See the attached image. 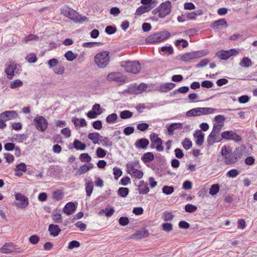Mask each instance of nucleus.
Wrapping results in <instances>:
<instances>
[{
	"label": "nucleus",
	"mask_w": 257,
	"mask_h": 257,
	"mask_svg": "<svg viewBox=\"0 0 257 257\" xmlns=\"http://www.w3.org/2000/svg\"><path fill=\"white\" fill-rule=\"evenodd\" d=\"M80 243L79 241L76 240H72L69 243L68 248L69 249H73L74 248L79 247Z\"/></svg>",
	"instance_id": "57"
},
{
	"label": "nucleus",
	"mask_w": 257,
	"mask_h": 257,
	"mask_svg": "<svg viewBox=\"0 0 257 257\" xmlns=\"http://www.w3.org/2000/svg\"><path fill=\"white\" fill-rule=\"evenodd\" d=\"M139 167L140 165L139 162L138 161H136L133 162H129L126 164V172L127 173H128V172H131L136 168Z\"/></svg>",
	"instance_id": "31"
},
{
	"label": "nucleus",
	"mask_w": 257,
	"mask_h": 257,
	"mask_svg": "<svg viewBox=\"0 0 257 257\" xmlns=\"http://www.w3.org/2000/svg\"><path fill=\"white\" fill-rule=\"evenodd\" d=\"M239 64L242 67L247 68L251 64V61L249 58L244 57L242 59Z\"/></svg>",
	"instance_id": "42"
},
{
	"label": "nucleus",
	"mask_w": 257,
	"mask_h": 257,
	"mask_svg": "<svg viewBox=\"0 0 257 257\" xmlns=\"http://www.w3.org/2000/svg\"><path fill=\"white\" fill-rule=\"evenodd\" d=\"M109 52L102 51L97 53L94 57L95 64L99 68H105L110 62Z\"/></svg>",
	"instance_id": "3"
},
{
	"label": "nucleus",
	"mask_w": 257,
	"mask_h": 257,
	"mask_svg": "<svg viewBox=\"0 0 257 257\" xmlns=\"http://www.w3.org/2000/svg\"><path fill=\"white\" fill-rule=\"evenodd\" d=\"M128 174L131 175L132 176L138 179H141V178H142L143 176V172L139 170L137 168L135 169L131 172H128Z\"/></svg>",
	"instance_id": "35"
},
{
	"label": "nucleus",
	"mask_w": 257,
	"mask_h": 257,
	"mask_svg": "<svg viewBox=\"0 0 257 257\" xmlns=\"http://www.w3.org/2000/svg\"><path fill=\"white\" fill-rule=\"evenodd\" d=\"M222 139L227 141H233L235 142H240L242 140L240 136L233 131H226L221 134Z\"/></svg>",
	"instance_id": "10"
},
{
	"label": "nucleus",
	"mask_w": 257,
	"mask_h": 257,
	"mask_svg": "<svg viewBox=\"0 0 257 257\" xmlns=\"http://www.w3.org/2000/svg\"><path fill=\"white\" fill-rule=\"evenodd\" d=\"M28 138L27 134H18L16 135L15 139L19 142H22L23 141L26 140Z\"/></svg>",
	"instance_id": "58"
},
{
	"label": "nucleus",
	"mask_w": 257,
	"mask_h": 257,
	"mask_svg": "<svg viewBox=\"0 0 257 257\" xmlns=\"http://www.w3.org/2000/svg\"><path fill=\"white\" fill-rule=\"evenodd\" d=\"M117 118V115L115 113H113L110 114H109L106 117V121L108 123H114Z\"/></svg>",
	"instance_id": "38"
},
{
	"label": "nucleus",
	"mask_w": 257,
	"mask_h": 257,
	"mask_svg": "<svg viewBox=\"0 0 257 257\" xmlns=\"http://www.w3.org/2000/svg\"><path fill=\"white\" fill-rule=\"evenodd\" d=\"M107 79L109 81L122 83L125 81V77L120 72H111L107 76Z\"/></svg>",
	"instance_id": "13"
},
{
	"label": "nucleus",
	"mask_w": 257,
	"mask_h": 257,
	"mask_svg": "<svg viewBox=\"0 0 257 257\" xmlns=\"http://www.w3.org/2000/svg\"><path fill=\"white\" fill-rule=\"evenodd\" d=\"M15 199L20 201V202L16 203V205L20 208H25L29 204L28 198L20 193L15 194Z\"/></svg>",
	"instance_id": "12"
},
{
	"label": "nucleus",
	"mask_w": 257,
	"mask_h": 257,
	"mask_svg": "<svg viewBox=\"0 0 257 257\" xmlns=\"http://www.w3.org/2000/svg\"><path fill=\"white\" fill-rule=\"evenodd\" d=\"M34 123L36 128L40 132H44L48 127V122L42 116H36L34 119Z\"/></svg>",
	"instance_id": "9"
},
{
	"label": "nucleus",
	"mask_w": 257,
	"mask_h": 257,
	"mask_svg": "<svg viewBox=\"0 0 257 257\" xmlns=\"http://www.w3.org/2000/svg\"><path fill=\"white\" fill-rule=\"evenodd\" d=\"M13 251L11 243H6L0 249V251L3 253H8Z\"/></svg>",
	"instance_id": "29"
},
{
	"label": "nucleus",
	"mask_w": 257,
	"mask_h": 257,
	"mask_svg": "<svg viewBox=\"0 0 257 257\" xmlns=\"http://www.w3.org/2000/svg\"><path fill=\"white\" fill-rule=\"evenodd\" d=\"M237 51L234 49L229 50H220L217 51L215 55L221 60H227L233 55H236Z\"/></svg>",
	"instance_id": "11"
},
{
	"label": "nucleus",
	"mask_w": 257,
	"mask_h": 257,
	"mask_svg": "<svg viewBox=\"0 0 257 257\" xmlns=\"http://www.w3.org/2000/svg\"><path fill=\"white\" fill-rule=\"evenodd\" d=\"M172 8L171 3L169 1H166L161 3L159 6L160 13L158 16L160 18H164L171 13Z\"/></svg>",
	"instance_id": "8"
},
{
	"label": "nucleus",
	"mask_w": 257,
	"mask_h": 257,
	"mask_svg": "<svg viewBox=\"0 0 257 257\" xmlns=\"http://www.w3.org/2000/svg\"><path fill=\"white\" fill-rule=\"evenodd\" d=\"M17 65L16 63L13 62L9 65L5 70V72L7 75L9 79H12L14 76L15 72L17 73Z\"/></svg>",
	"instance_id": "14"
},
{
	"label": "nucleus",
	"mask_w": 257,
	"mask_h": 257,
	"mask_svg": "<svg viewBox=\"0 0 257 257\" xmlns=\"http://www.w3.org/2000/svg\"><path fill=\"white\" fill-rule=\"evenodd\" d=\"M133 113L130 110H125L121 111L120 113V117L122 119H127L131 118Z\"/></svg>",
	"instance_id": "48"
},
{
	"label": "nucleus",
	"mask_w": 257,
	"mask_h": 257,
	"mask_svg": "<svg viewBox=\"0 0 257 257\" xmlns=\"http://www.w3.org/2000/svg\"><path fill=\"white\" fill-rule=\"evenodd\" d=\"M79 159L82 162L89 163L91 160V157L87 153H82L80 155Z\"/></svg>",
	"instance_id": "45"
},
{
	"label": "nucleus",
	"mask_w": 257,
	"mask_h": 257,
	"mask_svg": "<svg viewBox=\"0 0 257 257\" xmlns=\"http://www.w3.org/2000/svg\"><path fill=\"white\" fill-rule=\"evenodd\" d=\"M99 141L102 144L103 146L106 147H110L112 146V142L110 139L107 137L100 138Z\"/></svg>",
	"instance_id": "44"
},
{
	"label": "nucleus",
	"mask_w": 257,
	"mask_h": 257,
	"mask_svg": "<svg viewBox=\"0 0 257 257\" xmlns=\"http://www.w3.org/2000/svg\"><path fill=\"white\" fill-rule=\"evenodd\" d=\"M174 191V188L172 186H164L162 188V192L166 195H170Z\"/></svg>",
	"instance_id": "41"
},
{
	"label": "nucleus",
	"mask_w": 257,
	"mask_h": 257,
	"mask_svg": "<svg viewBox=\"0 0 257 257\" xmlns=\"http://www.w3.org/2000/svg\"><path fill=\"white\" fill-rule=\"evenodd\" d=\"M175 86V84L174 83H163L160 85L158 90L161 92H167L173 89Z\"/></svg>",
	"instance_id": "20"
},
{
	"label": "nucleus",
	"mask_w": 257,
	"mask_h": 257,
	"mask_svg": "<svg viewBox=\"0 0 257 257\" xmlns=\"http://www.w3.org/2000/svg\"><path fill=\"white\" fill-rule=\"evenodd\" d=\"M221 154L224 157V163L226 165H232L236 163L242 156V151L239 148H236L233 151L227 150L224 146L221 150Z\"/></svg>",
	"instance_id": "1"
},
{
	"label": "nucleus",
	"mask_w": 257,
	"mask_h": 257,
	"mask_svg": "<svg viewBox=\"0 0 257 257\" xmlns=\"http://www.w3.org/2000/svg\"><path fill=\"white\" fill-rule=\"evenodd\" d=\"M208 53L207 50H204L185 53L180 56V60L185 62H190L193 59L206 56Z\"/></svg>",
	"instance_id": "6"
},
{
	"label": "nucleus",
	"mask_w": 257,
	"mask_h": 257,
	"mask_svg": "<svg viewBox=\"0 0 257 257\" xmlns=\"http://www.w3.org/2000/svg\"><path fill=\"white\" fill-rule=\"evenodd\" d=\"M219 134L212 130L211 133L207 137V142L208 146L213 145L215 142H218L217 136Z\"/></svg>",
	"instance_id": "23"
},
{
	"label": "nucleus",
	"mask_w": 257,
	"mask_h": 257,
	"mask_svg": "<svg viewBox=\"0 0 257 257\" xmlns=\"http://www.w3.org/2000/svg\"><path fill=\"white\" fill-rule=\"evenodd\" d=\"M226 21L224 19H219L215 21L212 24V28L218 27V26H222L226 25Z\"/></svg>",
	"instance_id": "51"
},
{
	"label": "nucleus",
	"mask_w": 257,
	"mask_h": 257,
	"mask_svg": "<svg viewBox=\"0 0 257 257\" xmlns=\"http://www.w3.org/2000/svg\"><path fill=\"white\" fill-rule=\"evenodd\" d=\"M74 148L78 150H84L86 148L85 144L81 143L78 140H75L73 142Z\"/></svg>",
	"instance_id": "34"
},
{
	"label": "nucleus",
	"mask_w": 257,
	"mask_h": 257,
	"mask_svg": "<svg viewBox=\"0 0 257 257\" xmlns=\"http://www.w3.org/2000/svg\"><path fill=\"white\" fill-rule=\"evenodd\" d=\"M149 144V141L147 139L142 138L138 140L135 144V147L139 149H146Z\"/></svg>",
	"instance_id": "17"
},
{
	"label": "nucleus",
	"mask_w": 257,
	"mask_h": 257,
	"mask_svg": "<svg viewBox=\"0 0 257 257\" xmlns=\"http://www.w3.org/2000/svg\"><path fill=\"white\" fill-rule=\"evenodd\" d=\"M148 235V231L146 229H143L136 231V233L133 234V237L136 239H141L143 238L146 237Z\"/></svg>",
	"instance_id": "22"
},
{
	"label": "nucleus",
	"mask_w": 257,
	"mask_h": 257,
	"mask_svg": "<svg viewBox=\"0 0 257 257\" xmlns=\"http://www.w3.org/2000/svg\"><path fill=\"white\" fill-rule=\"evenodd\" d=\"M156 146V149L158 152H163L164 151V147L162 146V140L161 138H158L154 141Z\"/></svg>",
	"instance_id": "36"
},
{
	"label": "nucleus",
	"mask_w": 257,
	"mask_h": 257,
	"mask_svg": "<svg viewBox=\"0 0 257 257\" xmlns=\"http://www.w3.org/2000/svg\"><path fill=\"white\" fill-rule=\"evenodd\" d=\"M129 190L127 188L121 187L117 191L118 195L121 197H125L128 195Z\"/></svg>",
	"instance_id": "43"
},
{
	"label": "nucleus",
	"mask_w": 257,
	"mask_h": 257,
	"mask_svg": "<svg viewBox=\"0 0 257 257\" xmlns=\"http://www.w3.org/2000/svg\"><path fill=\"white\" fill-rule=\"evenodd\" d=\"M48 230L50 235L54 237L57 236L61 230L58 225L53 224L49 225Z\"/></svg>",
	"instance_id": "21"
},
{
	"label": "nucleus",
	"mask_w": 257,
	"mask_h": 257,
	"mask_svg": "<svg viewBox=\"0 0 257 257\" xmlns=\"http://www.w3.org/2000/svg\"><path fill=\"white\" fill-rule=\"evenodd\" d=\"M114 211L113 208H111L110 209L106 208L105 209H101L99 211V213H101L102 212H105L106 216L110 217L113 214Z\"/></svg>",
	"instance_id": "55"
},
{
	"label": "nucleus",
	"mask_w": 257,
	"mask_h": 257,
	"mask_svg": "<svg viewBox=\"0 0 257 257\" xmlns=\"http://www.w3.org/2000/svg\"><path fill=\"white\" fill-rule=\"evenodd\" d=\"M16 172L22 171L25 172L27 171L26 165L24 163H21L16 166V168L15 169Z\"/></svg>",
	"instance_id": "56"
},
{
	"label": "nucleus",
	"mask_w": 257,
	"mask_h": 257,
	"mask_svg": "<svg viewBox=\"0 0 257 257\" xmlns=\"http://www.w3.org/2000/svg\"><path fill=\"white\" fill-rule=\"evenodd\" d=\"M114 178L115 180H117L122 174V171L118 168L115 167L113 169Z\"/></svg>",
	"instance_id": "54"
},
{
	"label": "nucleus",
	"mask_w": 257,
	"mask_h": 257,
	"mask_svg": "<svg viewBox=\"0 0 257 257\" xmlns=\"http://www.w3.org/2000/svg\"><path fill=\"white\" fill-rule=\"evenodd\" d=\"M88 138L92 141L94 144H98V141H99L100 138H102V136L99 135L97 133H90L88 134Z\"/></svg>",
	"instance_id": "30"
},
{
	"label": "nucleus",
	"mask_w": 257,
	"mask_h": 257,
	"mask_svg": "<svg viewBox=\"0 0 257 257\" xmlns=\"http://www.w3.org/2000/svg\"><path fill=\"white\" fill-rule=\"evenodd\" d=\"M120 65L126 72L134 74L138 73L141 68V64L138 61H122Z\"/></svg>",
	"instance_id": "5"
},
{
	"label": "nucleus",
	"mask_w": 257,
	"mask_h": 257,
	"mask_svg": "<svg viewBox=\"0 0 257 257\" xmlns=\"http://www.w3.org/2000/svg\"><path fill=\"white\" fill-rule=\"evenodd\" d=\"M202 12L201 10H198L195 12L188 13L186 14V18L187 20H194L197 16L202 15Z\"/></svg>",
	"instance_id": "28"
},
{
	"label": "nucleus",
	"mask_w": 257,
	"mask_h": 257,
	"mask_svg": "<svg viewBox=\"0 0 257 257\" xmlns=\"http://www.w3.org/2000/svg\"><path fill=\"white\" fill-rule=\"evenodd\" d=\"M64 56L66 58L67 60L69 61H72L77 58V55L74 54L72 51L69 50L65 53Z\"/></svg>",
	"instance_id": "37"
},
{
	"label": "nucleus",
	"mask_w": 257,
	"mask_h": 257,
	"mask_svg": "<svg viewBox=\"0 0 257 257\" xmlns=\"http://www.w3.org/2000/svg\"><path fill=\"white\" fill-rule=\"evenodd\" d=\"M141 159L144 163L150 162L154 160V156L153 153L147 152L142 156Z\"/></svg>",
	"instance_id": "32"
},
{
	"label": "nucleus",
	"mask_w": 257,
	"mask_h": 257,
	"mask_svg": "<svg viewBox=\"0 0 257 257\" xmlns=\"http://www.w3.org/2000/svg\"><path fill=\"white\" fill-rule=\"evenodd\" d=\"M96 154L97 157L102 158L105 156L106 151L101 148H98L96 151Z\"/></svg>",
	"instance_id": "63"
},
{
	"label": "nucleus",
	"mask_w": 257,
	"mask_h": 257,
	"mask_svg": "<svg viewBox=\"0 0 257 257\" xmlns=\"http://www.w3.org/2000/svg\"><path fill=\"white\" fill-rule=\"evenodd\" d=\"M215 108L211 107H196L188 110L186 112L188 117L200 116L213 113Z\"/></svg>",
	"instance_id": "7"
},
{
	"label": "nucleus",
	"mask_w": 257,
	"mask_h": 257,
	"mask_svg": "<svg viewBox=\"0 0 257 257\" xmlns=\"http://www.w3.org/2000/svg\"><path fill=\"white\" fill-rule=\"evenodd\" d=\"M18 116V114L16 111H6L0 114V118H4L5 121L14 119Z\"/></svg>",
	"instance_id": "15"
},
{
	"label": "nucleus",
	"mask_w": 257,
	"mask_h": 257,
	"mask_svg": "<svg viewBox=\"0 0 257 257\" xmlns=\"http://www.w3.org/2000/svg\"><path fill=\"white\" fill-rule=\"evenodd\" d=\"M75 204L72 202L67 203L63 208V212L66 214L69 215L74 213L76 210Z\"/></svg>",
	"instance_id": "18"
},
{
	"label": "nucleus",
	"mask_w": 257,
	"mask_h": 257,
	"mask_svg": "<svg viewBox=\"0 0 257 257\" xmlns=\"http://www.w3.org/2000/svg\"><path fill=\"white\" fill-rule=\"evenodd\" d=\"M63 193L59 190L54 191L53 193V198L55 200L59 201L61 200L63 198Z\"/></svg>",
	"instance_id": "40"
},
{
	"label": "nucleus",
	"mask_w": 257,
	"mask_h": 257,
	"mask_svg": "<svg viewBox=\"0 0 257 257\" xmlns=\"http://www.w3.org/2000/svg\"><path fill=\"white\" fill-rule=\"evenodd\" d=\"M61 14L70 20L75 22L81 23L85 21L87 18L85 16L82 17L78 15L76 11L65 5L60 9Z\"/></svg>",
	"instance_id": "2"
},
{
	"label": "nucleus",
	"mask_w": 257,
	"mask_h": 257,
	"mask_svg": "<svg viewBox=\"0 0 257 257\" xmlns=\"http://www.w3.org/2000/svg\"><path fill=\"white\" fill-rule=\"evenodd\" d=\"M219 191V186L218 184H213L211 186L209 190V194L212 196L216 195Z\"/></svg>",
	"instance_id": "47"
},
{
	"label": "nucleus",
	"mask_w": 257,
	"mask_h": 257,
	"mask_svg": "<svg viewBox=\"0 0 257 257\" xmlns=\"http://www.w3.org/2000/svg\"><path fill=\"white\" fill-rule=\"evenodd\" d=\"M197 209V208L196 206L190 204H188L185 206V211L189 213H193L195 212Z\"/></svg>",
	"instance_id": "52"
},
{
	"label": "nucleus",
	"mask_w": 257,
	"mask_h": 257,
	"mask_svg": "<svg viewBox=\"0 0 257 257\" xmlns=\"http://www.w3.org/2000/svg\"><path fill=\"white\" fill-rule=\"evenodd\" d=\"M40 238L37 235H32L29 238V241L33 244H36L38 243Z\"/></svg>",
	"instance_id": "64"
},
{
	"label": "nucleus",
	"mask_w": 257,
	"mask_h": 257,
	"mask_svg": "<svg viewBox=\"0 0 257 257\" xmlns=\"http://www.w3.org/2000/svg\"><path fill=\"white\" fill-rule=\"evenodd\" d=\"M239 174L238 171L236 169H231L227 172V176L230 178H235Z\"/></svg>",
	"instance_id": "61"
},
{
	"label": "nucleus",
	"mask_w": 257,
	"mask_h": 257,
	"mask_svg": "<svg viewBox=\"0 0 257 257\" xmlns=\"http://www.w3.org/2000/svg\"><path fill=\"white\" fill-rule=\"evenodd\" d=\"M26 60L29 63H35L37 58L34 53H30L26 57Z\"/></svg>",
	"instance_id": "50"
},
{
	"label": "nucleus",
	"mask_w": 257,
	"mask_h": 257,
	"mask_svg": "<svg viewBox=\"0 0 257 257\" xmlns=\"http://www.w3.org/2000/svg\"><path fill=\"white\" fill-rule=\"evenodd\" d=\"M93 189V183L91 180L89 178V180H87L85 184V190L86 196L88 197L90 196L92 194Z\"/></svg>",
	"instance_id": "26"
},
{
	"label": "nucleus",
	"mask_w": 257,
	"mask_h": 257,
	"mask_svg": "<svg viewBox=\"0 0 257 257\" xmlns=\"http://www.w3.org/2000/svg\"><path fill=\"white\" fill-rule=\"evenodd\" d=\"M183 123L180 122L172 123L168 127V132L169 135H172L175 130L181 129L183 127Z\"/></svg>",
	"instance_id": "25"
},
{
	"label": "nucleus",
	"mask_w": 257,
	"mask_h": 257,
	"mask_svg": "<svg viewBox=\"0 0 257 257\" xmlns=\"http://www.w3.org/2000/svg\"><path fill=\"white\" fill-rule=\"evenodd\" d=\"M162 229L166 232H170L173 229V226L171 223H164L162 224Z\"/></svg>",
	"instance_id": "60"
},
{
	"label": "nucleus",
	"mask_w": 257,
	"mask_h": 257,
	"mask_svg": "<svg viewBox=\"0 0 257 257\" xmlns=\"http://www.w3.org/2000/svg\"><path fill=\"white\" fill-rule=\"evenodd\" d=\"M182 43V47L183 48H186L188 46V42L184 39L177 40L175 42V45L176 47H179Z\"/></svg>",
	"instance_id": "49"
},
{
	"label": "nucleus",
	"mask_w": 257,
	"mask_h": 257,
	"mask_svg": "<svg viewBox=\"0 0 257 257\" xmlns=\"http://www.w3.org/2000/svg\"><path fill=\"white\" fill-rule=\"evenodd\" d=\"M170 37V33L167 31H161L150 35L146 39L147 44H155L164 41Z\"/></svg>",
	"instance_id": "4"
},
{
	"label": "nucleus",
	"mask_w": 257,
	"mask_h": 257,
	"mask_svg": "<svg viewBox=\"0 0 257 257\" xmlns=\"http://www.w3.org/2000/svg\"><path fill=\"white\" fill-rule=\"evenodd\" d=\"M141 3L144 6H150L151 9L155 8L158 3L157 0H141Z\"/></svg>",
	"instance_id": "33"
},
{
	"label": "nucleus",
	"mask_w": 257,
	"mask_h": 257,
	"mask_svg": "<svg viewBox=\"0 0 257 257\" xmlns=\"http://www.w3.org/2000/svg\"><path fill=\"white\" fill-rule=\"evenodd\" d=\"M152 9L150 6L142 5L136 10L135 14L138 16H141L145 13L150 11Z\"/></svg>",
	"instance_id": "27"
},
{
	"label": "nucleus",
	"mask_w": 257,
	"mask_h": 257,
	"mask_svg": "<svg viewBox=\"0 0 257 257\" xmlns=\"http://www.w3.org/2000/svg\"><path fill=\"white\" fill-rule=\"evenodd\" d=\"M23 84V83L21 80L16 79L11 82L10 87L12 89H15L21 87Z\"/></svg>",
	"instance_id": "39"
},
{
	"label": "nucleus",
	"mask_w": 257,
	"mask_h": 257,
	"mask_svg": "<svg viewBox=\"0 0 257 257\" xmlns=\"http://www.w3.org/2000/svg\"><path fill=\"white\" fill-rule=\"evenodd\" d=\"M149 126V124L146 122H143L138 124L137 125V128L139 131L144 132L148 128Z\"/></svg>",
	"instance_id": "62"
},
{
	"label": "nucleus",
	"mask_w": 257,
	"mask_h": 257,
	"mask_svg": "<svg viewBox=\"0 0 257 257\" xmlns=\"http://www.w3.org/2000/svg\"><path fill=\"white\" fill-rule=\"evenodd\" d=\"M94 167L93 164L91 163H89L88 164H84L80 167L79 168L77 173L79 175L83 174L86 172H87L89 170L93 168Z\"/></svg>",
	"instance_id": "24"
},
{
	"label": "nucleus",
	"mask_w": 257,
	"mask_h": 257,
	"mask_svg": "<svg viewBox=\"0 0 257 257\" xmlns=\"http://www.w3.org/2000/svg\"><path fill=\"white\" fill-rule=\"evenodd\" d=\"M163 219L164 221H170L173 219L174 215L171 212L166 211L163 214Z\"/></svg>",
	"instance_id": "59"
},
{
	"label": "nucleus",
	"mask_w": 257,
	"mask_h": 257,
	"mask_svg": "<svg viewBox=\"0 0 257 257\" xmlns=\"http://www.w3.org/2000/svg\"><path fill=\"white\" fill-rule=\"evenodd\" d=\"M138 190L140 194H146L150 191V189L148 186V184L145 183L144 180H141L140 181Z\"/></svg>",
	"instance_id": "19"
},
{
	"label": "nucleus",
	"mask_w": 257,
	"mask_h": 257,
	"mask_svg": "<svg viewBox=\"0 0 257 257\" xmlns=\"http://www.w3.org/2000/svg\"><path fill=\"white\" fill-rule=\"evenodd\" d=\"M193 136L196 139L195 143L197 146H201L203 145L204 141V134L201 130H196Z\"/></svg>",
	"instance_id": "16"
},
{
	"label": "nucleus",
	"mask_w": 257,
	"mask_h": 257,
	"mask_svg": "<svg viewBox=\"0 0 257 257\" xmlns=\"http://www.w3.org/2000/svg\"><path fill=\"white\" fill-rule=\"evenodd\" d=\"M182 145L185 150H189L192 146V142L188 138H185L182 142Z\"/></svg>",
	"instance_id": "46"
},
{
	"label": "nucleus",
	"mask_w": 257,
	"mask_h": 257,
	"mask_svg": "<svg viewBox=\"0 0 257 257\" xmlns=\"http://www.w3.org/2000/svg\"><path fill=\"white\" fill-rule=\"evenodd\" d=\"M52 219L56 223H59L62 221V217L60 213H55L52 215Z\"/></svg>",
	"instance_id": "53"
}]
</instances>
